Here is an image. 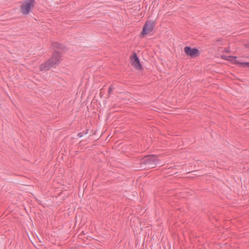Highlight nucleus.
Listing matches in <instances>:
<instances>
[{
  "label": "nucleus",
  "instance_id": "f257e3e1",
  "mask_svg": "<svg viewBox=\"0 0 249 249\" xmlns=\"http://www.w3.org/2000/svg\"><path fill=\"white\" fill-rule=\"evenodd\" d=\"M61 55L58 52H53L52 56L40 66L41 71H47L52 67H55L60 62Z\"/></svg>",
  "mask_w": 249,
  "mask_h": 249
},
{
  "label": "nucleus",
  "instance_id": "f03ea898",
  "mask_svg": "<svg viewBox=\"0 0 249 249\" xmlns=\"http://www.w3.org/2000/svg\"><path fill=\"white\" fill-rule=\"evenodd\" d=\"M159 160L157 156L149 155L144 157L140 161L141 168L142 169L153 168L158 163Z\"/></svg>",
  "mask_w": 249,
  "mask_h": 249
},
{
  "label": "nucleus",
  "instance_id": "7ed1b4c3",
  "mask_svg": "<svg viewBox=\"0 0 249 249\" xmlns=\"http://www.w3.org/2000/svg\"><path fill=\"white\" fill-rule=\"evenodd\" d=\"M36 4L35 0H25L20 5L21 12L25 15H29L31 10L35 7Z\"/></svg>",
  "mask_w": 249,
  "mask_h": 249
},
{
  "label": "nucleus",
  "instance_id": "20e7f679",
  "mask_svg": "<svg viewBox=\"0 0 249 249\" xmlns=\"http://www.w3.org/2000/svg\"><path fill=\"white\" fill-rule=\"evenodd\" d=\"M184 52L187 55L192 58H195L200 55V52L197 48H192L190 46L185 47Z\"/></svg>",
  "mask_w": 249,
  "mask_h": 249
},
{
  "label": "nucleus",
  "instance_id": "39448f33",
  "mask_svg": "<svg viewBox=\"0 0 249 249\" xmlns=\"http://www.w3.org/2000/svg\"><path fill=\"white\" fill-rule=\"evenodd\" d=\"M155 25L154 22L151 21H147L143 26L142 30L141 33L142 36L150 33L153 30Z\"/></svg>",
  "mask_w": 249,
  "mask_h": 249
},
{
  "label": "nucleus",
  "instance_id": "423d86ee",
  "mask_svg": "<svg viewBox=\"0 0 249 249\" xmlns=\"http://www.w3.org/2000/svg\"><path fill=\"white\" fill-rule=\"evenodd\" d=\"M130 59L131 60V65L134 66L135 69L141 71L143 69L139 57L135 52H134L133 54L130 57Z\"/></svg>",
  "mask_w": 249,
  "mask_h": 249
},
{
  "label": "nucleus",
  "instance_id": "0eeeda50",
  "mask_svg": "<svg viewBox=\"0 0 249 249\" xmlns=\"http://www.w3.org/2000/svg\"><path fill=\"white\" fill-rule=\"evenodd\" d=\"M221 58L222 59L226 60L232 62L234 64H237L239 63V61L236 60L237 57L233 56H226L225 55H222Z\"/></svg>",
  "mask_w": 249,
  "mask_h": 249
},
{
  "label": "nucleus",
  "instance_id": "6e6552de",
  "mask_svg": "<svg viewBox=\"0 0 249 249\" xmlns=\"http://www.w3.org/2000/svg\"><path fill=\"white\" fill-rule=\"evenodd\" d=\"M51 45L52 47L54 48L58 49L61 50H64L66 49V47L63 44L57 42H53Z\"/></svg>",
  "mask_w": 249,
  "mask_h": 249
},
{
  "label": "nucleus",
  "instance_id": "1a4fd4ad",
  "mask_svg": "<svg viewBox=\"0 0 249 249\" xmlns=\"http://www.w3.org/2000/svg\"><path fill=\"white\" fill-rule=\"evenodd\" d=\"M238 64L240 65L241 66H242L244 68L249 67V62H242V63H240L239 62V63Z\"/></svg>",
  "mask_w": 249,
  "mask_h": 249
},
{
  "label": "nucleus",
  "instance_id": "9d476101",
  "mask_svg": "<svg viewBox=\"0 0 249 249\" xmlns=\"http://www.w3.org/2000/svg\"><path fill=\"white\" fill-rule=\"evenodd\" d=\"M87 133H88V130L86 132L83 131L82 132H80L78 134L77 136L79 138H81V137H83L84 135L87 134Z\"/></svg>",
  "mask_w": 249,
  "mask_h": 249
},
{
  "label": "nucleus",
  "instance_id": "9b49d317",
  "mask_svg": "<svg viewBox=\"0 0 249 249\" xmlns=\"http://www.w3.org/2000/svg\"><path fill=\"white\" fill-rule=\"evenodd\" d=\"M222 52L229 53L230 52V47H226L223 49V50L221 51Z\"/></svg>",
  "mask_w": 249,
  "mask_h": 249
},
{
  "label": "nucleus",
  "instance_id": "f8f14e48",
  "mask_svg": "<svg viewBox=\"0 0 249 249\" xmlns=\"http://www.w3.org/2000/svg\"><path fill=\"white\" fill-rule=\"evenodd\" d=\"M222 38H219L217 39L214 40L213 42L215 43L213 44V45H216V42H221L222 41Z\"/></svg>",
  "mask_w": 249,
  "mask_h": 249
},
{
  "label": "nucleus",
  "instance_id": "ddd939ff",
  "mask_svg": "<svg viewBox=\"0 0 249 249\" xmlns=\"http://www.w3.org/2000/svg\"><path fill=\"white\" fill-rule=\"evenodd\" d=\"M113 89V88L112 87V86H110L109 88H108V94L110 95L112 93V91Z\"/></svg>",
  "mask_w": 249,
  "mask_h": 249
},
{
  "label": "nucleus",
  "instance_id": "4468645a",
  "mask_svg": "<svg viewBox=\"0 0 249 249\" xmlns=\"http://www.w3.org/2000/svg\"><path fill=\"white\" fill-rule=\"evenodd\" d=\"M245 46L246 48L249 49V43L245 44Z\"/></svg>",
  "mask_w": 249,
  "mask_h": 249
}]
</instances>
